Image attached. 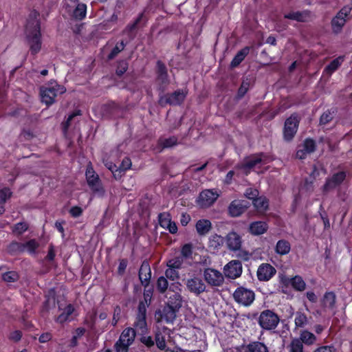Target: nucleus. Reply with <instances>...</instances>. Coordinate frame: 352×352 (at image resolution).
<instances>
[{
	"label": "nucleus",
	"instance_id": "nucleus-49",
	"mask_svg": "<svg viewBox=\"0 0 352 352\" xmlns=\"http://www.w3.org/2000/svg\"><path fill=\"white\" fill-rule=\"evenodd\" d=\"M168 281L166 280V278H164V276H160L158 280H157V289L161 292V293H164L167 288H168Z\"/></svg>",
	"mask_w": 352,
	"mask_h": 352
},
{
	"label": "nucleus",
	"instance_id": "nucleus-27",
	"mask_svg": "<svg viewBox=\"0 0 352 352\" xmlns=\"http://www.w3.org/2000/svg\"><path fill=\"white\" fill-rule=\"evenodd\" d=\"M298 339L302 342V344H305L308 346L314 344L317 340L316 336L307 330L302 331Z\"/></svg>",
	"mask_w": 352,
	"mask_h": 352
},
{
	"label": "nucleus",
	"instance_id": "nucleus-6",
	"mask_svg": "<svg viewBox=\"0 0 352 352\" xmlns=\"http://www.w3.org/2000/svg\"><path fill=\"white\" fill-rule=\"evenodd\" d=\"M86 178L87 184L93 192L99 196H102L104 193V190L101 184L98 175L96 174L92 167H87Z\"/></svg>",
	"mask_w": 352,
	"mask_h": 352
},
{
	"label": "nucleus",
	"instance_id": "nucleus-28",
	"mask_svg": "<svg viewBox=\"0 0 352 352\" xmlns=\"http://www.w3.org/2000/svg\"><path fill=\"white\" fill-rule=\"evenodd\" d=\"M344 59V57L341 56L333 60H332L324 69V73L329 76H331L335 71H336L340 66L342 65Z\"/></svg>",
	"mask_w": 352,
	"mask_h": 352
},
{
	"label": "nucleus",
	"instance_id": "nucleus-62",
	"mask_svg": "<svg viewBox=\"0 0 352 352\" xmlns=\"http://www.w3.org/2000/svg\"><path fill=\"white\" fill-rule=\"evenodd\" d=\"M21 337L22 333L20 331H14L10 334L9 339L14 342H18Z\"/></svg>",
	"mask_w": 352,
	"mask_h": 352
},
{
	"label": "nucleus",
	"instance_id": "nucleus-41",
	"mask_svg": "<svg viewBox=\"0 0 352 352\" xmlns=\"http://www.w3.org/2000/svg\"><path fill=\"white\" fill-rule=\"evenodd\" d=\"M291 284L295 289L300 292L304 291L306 287L305 281L299 276L294 277L291 280Z\"/></svg>",
	"mask_w": 352,
	"mask_h": 352
},
{
	"label": "nucleus",
	"instance_id": "nucleus-19",
	"mask_svg": "<svg viewBox=\"0 0 352 352\" xmlns=\"http://www.w3.org/2000/svg\"><path fill=\"white\" fill-rule=\"evenodd\" d=\"M346 177L344 172L341 171L332 175L331 177L327 179L325 184L323 186V190L325 192L334 189L340 185Z\"/></svg>",
	"mask_w": 352,
	"mask_h": 352
},
{
	"label": "nucleus",
	"instance_id": "nucleus-61",
	"mask_svg": "<svg viewBox=\"0 0 352 352\" xmlns=\"http://www.w3.org/2000/svg\"><path fill=\"white\" fill-rule=\"evenodd\" d=\"M140 341L148 347H151L154 345V341L151 336H144L140 338Z\"/></svg>",
	"mask_w": 352,
	"mask_h": 352
},
{
	"label": "nucleus",
	"instance_id": "nucleus-9",
	"mask_svg": "<svg viewBox=\"0 0 352 352\" xmlns=\"http://www.w3.org/2000/svg\"><path fill=\"white\" fill-rule=\"evenodd\" d=\"M233 298L238 303L248 306L254 300V293L250 289L240 287L234 292Z\"/></svg>",
	"mask_w": 352,
	"mask_h": 352
},
{
	"label": "nucleus",
	"instance_id": "nucleus-15",
	"mask_svg": "<svg viewBox=\"0 0 352 352\" xmlns=\"http://www.w3.org/2000/svg\"><path fill=\"white\" fill-rule=\"evenodd\" d=\"M298 120L296 116H292L285 122L284 138L287 141L291 140L296 134L298 126Z\"/></svg>",
	"mask_w": 352,
	"mask_h": 352
},
{
	"label": "nucleus",
	"instance_id": "nucleus-33",
	"mask_svg": "<svg viewBox=\"0 0 352 352\" xmlns=\"http://www.w3.org/2000/svg\"><path fill=\"white\" fill-rule=\"evenodd\" d=\"M336 294L332 292L325 293L322 300V306L329 309L333 308L336 302Z\"/></svg>",
	"mask_w": 352,
	"mask_h": 352
},
{
	"label": "nucleus",
	"instance_id": "nucleus-39",
	"mask_svg": "<svg viewBox=\"0 0 352 352\" xmlns=\"http://www.w3.org/2000/svg\"><path fill=\"white\" fill-rule=\"evenodd\" d=\"M289 352H304L302 342L298 338H294L288 345Z\"/></svg>",
	"mask_w": 352,
	"mask_h": 352
},
{
	"label": "nucleus",
	"instance_id": "nucleus-25",
	"mask_svg": "<svg viewBox=\"0 0 352 352\" xmlns=\"http://www.w3.org/2000/svg\"><path fill=\"white\" fill-rule=\"evenodd\" d=\"M157 81L162 87L168 84L166 68L160 61L157 62Z\"/></svg>",
	"mask_w": 352,
	"mask_h": 352
},
{
	"label": "nucleus",
	"instance_id": "nucleus-63",
	"mask_svg": "<svg viewBox=\"0 0 352 352\" xmlns=\"http://www.w3.org/2000/svg\"><path fill=\"white\" fill-rule=\"evenodd\" d=\"M80 115V111H77L76 112H74L73 113H72L67 118V121L63 124L64 125V129L65 130H67V128L70 125V122L73 120V118L74 117H76V116H79Z\"/></svg>",
	"mask_w": 352,
	"mask_h": 352
},
{
	"label": "nucleus",
	"instance_id": "nucleus-32",
	"mask_svg": "<svg viewBox=\"0 0 352 352\" xmlns=\"http://www.w3.org/2000/svg\"><path fill=\"white\" fill-rule=\"evenodd\" d=\"M12 196V192L8 188L0 189V214L5 212V204Z\"/></svg>",
	"mask_w": 352,
	"mask_h": 352
},
{
	"label": "nucleus",
	"instance_id": "nucleus-12",
	"mask_svg": "<svg viewBox=\"0 0 352 352\" xmlns=\"http://www.w3.org/2000/svg\"><path fill=\"white\" fill-rule=\"evenodd\" d=\"M351 12V8L350 6H344L333 19L331 25L335 32H338L340 31L342 28L345 24L347 17L350 14Z\"/></svg>",
	"mask_w": 352,
	"mask_h": 352
},
{
	"label": "nucleus",
	"instance_id": "nucleus-7",
	"mask_svg": "<svg viewBox=\"0 0 352 352\" xmlns=\"http://www.w3.org/2000/svg\"><path fill=\"white\" fill-rule=\"evenodd\" d=\"M186 92L184 90H177L171 94L162 96L159 100V104L164 107L166 104L178 105L185 99Z\"/></svg>",
	"mask_w": 352,
	"mask_h": 352
},
{
	"label": "nucleus",
	"instance_id": "nucleus-30",
	"mask_svg": "<svg viewBox=\"0 0 352 352\" xmlns=\"http://www.w3.org/2000/svg\"><path fill=\"white\" fill-rule=\"evenodd\" d=\"M250 47H245L239 51L232 59L230 66L234 68L239 65V64L244 60L245 56L249 54Z\"/></svg>",
	"mask_w": 352,
	"mask_h": 352
},
{
	"label": "nucleus",
	"instance_id": "nucleus-57",
	"mask_svg": "<svg viewBox=\"0 0 352 352\" xmlns=\"http://www.w3.org/2000/svg\"><path fill=\"white\" fill-rule=\"evenodd\" d=\"M192 247L190 244H186L182 249V254L186 258H188L192 255Z\"/></svg>",
	"mask_w": 352,
	"mask_h": 352
},
{
	"label": "nucleus",
	"instance_id": "nucleus-21",
	"mask_svg": "<svg viewBox=\"0 0 352 352\" xmlns=\"http://www.w3.org/2000/svg\"><path fill=\"white\" fill-rule=\"evenodd\" d=\"M226 240L228 249L232 251L239 250L241 247V238L235 232L228 233Z\"/></svg>",
	"mask_w": 352,
	"mask_h": 352
},
{
	"label": "nucleus",
	"instance_id": "nucleus-64",
	"mask_svg": "<svg viewBox=\"0 0 352 352\" xmlns=\"http://www.w3.org/2000/svg\"><path fill=\"white\" fill-rule=\"evenodd\" d=\"M146 311L145 304L143 302H140L138 305V314L137 317H141L142 316L146 317Z\"/></svg>",
	"mask_w": 352,
	"mask_h": 352
},
{
	"label": "nucleus",
	"instance_id": "nucleus-1",
	"mask_svg": "<svg viewBox=\"0 0 352 352\" xmlns=\"http://www.w3.org/2000/svg\"><path fill=\"white\" fill-rule=\"evenodd\" d=\"M34 19L28 21L26 26V36L32 54L38 53L41 48L40 24L37 20V12L32 14Z\"/></svg>",
	"mask_w": 352,
	"mask_h": 352
},
{
	"label": "nucleus",
	"instance_id": "nucleus-20",
	"mask_svg": "<svg viewBox=\"0 0 352 352\" xmlns=\"http://www.w3.org/2000/svg\"><path fill=\"white\" fill-rule=\"evenodd\" d=\"M311 13L309 10L292 11L285 14V19L296 21L298 22H307L311 19Z\"/></svg>",
	"mask_w": 352,
	"mask_h": 352
},
{
	"label": "nucleus",
	"instance_id": "nucleus-26",
	"mask_svg": "<svg viewBox=\"0 0 352 352\" xmlns=\"http://www.w3.org/2000/svg\"><path fill=\"white\" fill-rule=\"evenodd\" d=\"M59 309L62 310V312L56 318V321L60 324L68 321L69 320V316L74 311V308L71 304L67 305L64 309H61L59 306Z\"/></svg>",
	"mask_w": 352,
	"mask_h": 352
},
{
	"label": "nucleus",
	"instance_id": "nucleus-31",
	"mask_svg": "<svg viewBox=\"0 0 352 352\" xmlns=\"http://www.w3.org/2000/svg\"><path fill=\"white\" fill-rule=\"evenodd\" d=\"M291 250L290 243L284 239L279 240L276 245L275 251L279 255H286Z\"/></svg>",
	"mask_w": 352,
	"mask_h": 352
},
{
	"label": "nucleus",
	"instance_id": "nucleus-38",
	"mask_svg": "<svg viewBox=\"0 0 352 352\" xmlns=\"http://www.w3.org/2000/svg\"><path fill=\"white\" fill-rule=\"evenodd\" d=\"M223 242L224 239L221 236L214 234L210 238L209 246L214 250H217L223 244Z\"/></svg>",
	"mask_w": 352,
	"mask_h": 352
},
{
	"label": "nucleus",
	"instance_id": "nucleus-34",
	"mask_svg": "<svg viewBox=\"0 0 352 352\" xmlns=\"http://www.w3.org/2000/svg\"><path fill=\"white\" fill-rule=\"evenodd\" d=\"M294 323L296 328H304L308 324L309 320L306 314L297 311L295 314Z\"/></svg>",
	"mask_w": 352,
	"mask_h": 352
},
{
	"label": "nucleus",
	"instance_id": "nucleus-52",
	"mask_svg": "<svg viewBox=\"0 0 352 352\" xmlns=\"http://www.w3.org/2000/svg\"><path fill=\"white\" fill-rule=\"evenodd\" d=\"M124 43L122 41L120 44L116 45V47L112 50L111 52L109 54V59H113L119 52L122 51L124 48Z\"/></svg>",
	"mask_w": 352,
	"mask_h": 352
},
{
	"label": "nucleus",
	"instance_id": "nucleus-37",
	"mask_svg": "<svg viewBox=\"0 0 352 352\" xmlns=\"http://www.w3.org/2000/svg\"><path fill=\"white\" fill-rule=\"evenodd\" d=\"M87 6L84 3H78L74 11L73 16L77 20H82L86 16Z\"/></svg>",
	"mask_w": 352,
	"mask_h": 352
},
{
	"label": "nucleus",
	"instance_id": "nucleus-47",
	"mask_svg": "<svg viewBox=\"0 0 352 352\" xmlns=\"http://www.w3.org/2000/svg\"><path fill=\"white\" fill-rule=\"evenodd\" d=\"M302 148L308 154L313 153L316 148V143L313 140L307 139L305 140Z\"/></svg>",
	"mask_w": 352,
	"mask_h": 352
},
{
	"label": "nucleus",
	"instance_id": "nucleus-18",
	"mask_svg": "<svg viewBox=\"0 0 352 352\" xmlns=\"http://www.w3.org/2000/svg\"><path fill=\"white\" fill-rule=\"evenodd\" d=\"M276 269L270 264L263 263L258 267L256 274L259 280L267 281L276 274Z\"/></svg>",
	"mask_w": 352,
	"mask_h": 352
},
{
	"label": "nucleus",
	"instance_id": "nucleus-4",
	"mask_svg": "<svg viewBox=\"0 0 352 352\" xmlns=\"http://www.w3.org/2000/svg\"><path fill=\"white\" fill-rule=\"evenodd\" d=\"M280 321L278 316L270 309L263 311L258 318L260 327L265 330H273Z\"/></svg>",
	"mask_w": 352,
	"mask_h": 352
},
{
	"label": "nucleus",
	"instance_id": "nucleus-8",
	"mask_svg": "<svg viewBox=\"0 0 352 352\" xmlns=\"http://www.w3.org/2000/svg\"><path fill=\"white\" fill-rule=\"evenodd\" d=\"M267 158L263 154H258L249 157L243 164L237 165L236 168L248 175L252 168L258 164H265Z\"/></svg>",
	"mask_w": 352,
	"mask_h": 352
},
{
	"label": "nucleus",
	"instance_id": "nucleus-59",
	"mask_svg": "<svg viewBox=\"0 0 352 352\" xmlns=\"http://www.w3.org/2000/svg\"><path fill=\"white\" fill-rule=\"evenodd\" d=\"M313 352H336L333 346H321L316 349Z\"/></svg>",
	"mask_w": 352,
	"mask_h": 352
},
{
	"label": "nucleus",
	"instance_id": "nucleus-40",
	"mask_svg": "<svg viewBox=\"0 0 352 352\" xmlns=\"http://www.w3.org/2000/svg\"><path fill=\"white\" fill-rule=\"evenodd\" d=\"M23 252H28L30 254H34L39 244L35 239L30 240L25 243H22Z\"/></svg>",
	"mask_w": 352,
	"mask_h": 352
},
{
	"label": "nucleus",
	"instance_id": "nucleus-55",
	"mask_svg": "<svg viewBox=\"0 0 352 352\" xmlns=\"http://www.w3.org/2000/svg\"><path fill=\"white\" fill-rule=\"evenodd\" d=\"M165 275H166V278H168L170 280H173L177 279L179 276V274H178L177 271L176 270L170 268V267H168L166 270Z\"/></svg>",
	"mask_w": 352,
	"mask_h": 352
},
{
	"label": "nucleus",
	"instance_id": "nucleus-14",
	"mask_svg": "<svg viewBox=\"0 0 352 352\" xmlns=\"http://www.w3.org/2000/svg\"><path fill=\"white\" fill-rule=\"evenodd\" d=\"M185 284L187 289L197 296L204 293L206 289L204 282L196 276L187 279Z\"/></svg>",
	"mask_w": 352,
	"mask_h": 352
},
{
	"label": "nucleus",
	"instance_id": "nucleus-53",
	"mask_svg": "<svg viewBox=\"0 0 352 352\" xmlns=\"http://www.w3.org/2000/svg\"><path fill=\"white\" fill-rule=\"evenodd\" d=\"M333 118V113L330 111H325L320 117V124H326L329 123Z\"/></svg>",
	"mask_w": 352,
	"mask_h": 352
},
{
	"label": "nucleus",
	"instance_id": "nucleus-42",
	"mask_svg": "<svg viewBox=\"0 0 352 352\" xmlns=\"http://www.w3.org/2000/svg\"><path fill=\"white\" fill-rule=\"evenodd\" d=\"M155 343L157 348L160 350H166V338L165 336L161 331H157L155 333Z\"/></svg>",
	"mask_w": 352,
	"mask_h": 352
},
{
	"label": "nucleus",
	"instance_id": "nucleus-17",
	"mask_svg": "<svg viewBox=\"0 0 352 352\" xmlns=\"http://www.w3.org/2000/svg\"><path fill=\"white\" fill-rule=\"evenodd\" d=\"M225 276L235 279L239 277L242 273V265L239 261H231L224 267Z\"/></svg>",
	"mask_w": 352,
	"mask_h": 352
},
{
	"label": "nucleus",
	"instance_id": "nucleus-51",
	"mask_svg": "<svg viewBox=\"0 0 352 352\" xmlns=\"http://www.w3.org/2000/svg\"><path fill=\"white\" fill-rule=\"evenodd\" d=\"M131 166V161L129 157H124L121 163V165L119 168V169H116V172H118L119 173H121V171H125L128 169H129ZM118 176H120V174H118Z\"/></svg>",
	"mask_w": 352,
	"mask_h": 352
},
{
	"label": "nucleus",
	"instance_id": "nucleus-58",
	"mask_svg": "<svg viewBox=\"0 0 352 352\" xmlns=\"http://www.w3.org/2000/svg\"><path fill=\"white\" fill-rule=\"evenodd\" d=\"M167 265L168 267L177 270L181 267L182 261L179 258L172 259L168 261Z\"/></svg>",
	"mask_w": 352,
	"mask_h": 352
},
{
	"label": "nucleus",
	"instance_id": "nucleus-60",
	"mask_svg": "<svg viewBox=\"0 0 352 352\" xmlns=\"http://www.w3.org/2000/svg\"><path fill=\"white\" fill-rule=\"evenodd\" d=\"M116 106L114 104H104L102 107L104 116H108L111 113V111L114 110Z\"/></svg>",
	"mask_w": 352,
	"mask_h": 352
},
{
	"label": "nucleus",
	"instance_id": "nucleus-46",
	"mask_svg": "<svg viewBox=\"0 0 352 352\" xmlns=\"http://www.w3.org/2000/svg\"><path fill=\"white\" fill-rule=\"evenodd\" d=\"M159 222L160 225L164 228H166L169 224V223L171 222V218L169 214L168 213H161L159 215Z\"/></svg>",
	"mask_w": 352,
	"mask_h": 352
},
{
	"label": "nucleus",
	"instance_id": "nucleus-23",
	"mask_svg": "<svg viewBox=\"0 0 352 352\" xmlns=\"http://www.w3.org/2000/svg\"><path fill=\"white\" fill-rule=\"evenodd\" d=\"M243 352H269L267 347L265 344L261 342H252L250 344L243 346Z\"/></svg>",
	"mask_w": 352,
	"mask_h": 352
},
{
	"label": "nucleus",
	"instance_id": "nucleus-16",
	"mask_svg": "<svg viewBox=\"0 0 352 352\" xmlns=\"http://www.w3.org/2000/svg\"><path fill=\"white\" fill-rule=\"evenodd\" d=\"M250 207V203L245 200H234L229 207L228 212L233 217L241 215Z\"/></svg>",
	"mask_w": 352,
	"mask_h": 352
},
{
	"label": "nucleus",
	"instance_id": "nucleus-35",
	"mask_svg": "<svg viewBox=\"0 0 352 352\" xmlns=\"http://www.w3.org/2000/svg\"><path fill=\"white\" fill-rule=\"evenodd\" d=\"M178 144V138L175 136H172L168 138H162L159 140V144L163 148H171Z\"/></svg>",
	"mask_w": 352,
	"mask_h": 352
},
{
	"label": "nucleus",
	"instance_id": "nucleus-48",
	"mask_svg": "<svg viewBox=\"0 0 352 352\" xmlns=\"http://www.w3.org/2000/svg\"><path fill=\"white\" fill-rule=\"evenodd\" d=\"M142 15L143 14H141L133 24L129 25L124 30V32L129 33L131 39H133L134 38L135 35L132 34V32L136 28L137 25L140 21L142 17Z\"/></svg>",
	"mask_w": 352,
	"mask_h": 352
},
{
	"label": "nucleus",
	"instance_id": "nucleus-3",
	"mask_svg": "<svg viewBox=\"0 0 352 352\" xmlns=\"http://www.w3.org/2000/svg\"><path fill=\"white\" fill-rule=\"evenodd\" d=\"M135 331L133 328L129 327L124 329L114 345L116 352H128L129 346L135 340Z\"/></svg>",
	"mask_w": 352,
	"mask_h": 352
},
{
	"label": "nucleus",
	"instance_id": "nucleus-43",
	"mask_svg": "<svg viewBox=\"0 0 352 352\" xmlns=\"http://www.w3.org/2000/svg\"><path fill=\"white\" fill-rule=\"evenodd\" d=\"M19 278L17 272L10 271L2 274L3 280L6 283H13L16 281Z\"/></svg>",
	"mask_w": 352,
	"mask_h": 352
},
{
	"label": "nucleus",
	"instance_id": "nucleus-22",
	"mask_svg": "<svg viewBox=\"0 0 352 352\" xmlns=\"http://www.w3.org/2000/svg\"><path fill=\"white\" fill-rule=\"evenodd\" d=\"M151 277L150 265L147 261H144L139 270V278L142 285H148Z\"/></svg>",
	"mask_w": 352,
	"mask_h": 352
},
{
	"label": "nucleus",
	"instance_id": "nucleus-13",
	"mask_svg": "<svg viewBox=\"0 0 352 352\" xmlns=\"http://www.w3.org/2000/svg\"><path fill=\"white\" fill-rule=\"evenodd\" d=\"M204 277L205 280L212 286H220L224 280L222 274L212 268L206 269L204 272Z\"/></svg>",
	"mask_w": 352,
	"mask_h": 352
},
{
	"label": "nucleus",
	"instance_id": "nucleus-11",
	"mask_svg": "<svg viewBox=\"0 0 352 352\" xmlns=\"http://www.w3.org/2000/svg\"><path fill=\"white\" fill-rule=\"evenodd\" d=\"M177 309L165 305L162 309H160L155 312V318L157 322H165L166 323H173L176 318V312Z\"/></svg>",
	"mask_w": 352,
	"mask_h": 352
},
{
	"label": "nucleus",
	"instance_id": "nucleus-56",
	"mask_svg": "<svg viewBox=\"0 0 352 352\" xmlns=\"http://www.w3.org/2000/svg\"><path fill=\"white\" fill-rule=\"evenodd\" d=\"M258 195V191L256 189L254 188H248L245 192V196L249 199H252L253 201L257 197Z\"/></svg>",
	"mask_w": 352,
	"mask_h": 352
},
{
	"label": "nucleus",
	"instance_id": "nucleus-24",
	"mask_svg": "<svg viewBox=\"0 0 352 352\" xmlns=\"http://www.w3.org/2000/svg\"><path fill=\"white\" fill-rule=\"evenodd\" d=\"M268 226L264 221H254L250 225L249 230L254 235L264 234L267 230Z\"/></svg>",
	"mask_w": 352,
	"mask_h": 352
},
{
	"label": "nucleus",
	"instance_id": "nucleus-45",
	"mask_svg": "<svg viewBox=\"0 0 352 352\" xmlns=\"http://www.w3.org/2000/svg\"><path fill=\"white\" fill-rule=\"evenodd\" d=\"M135 327L141 331L142 333L146 332L147 328L146 322V317L141 316V317H137L136 321L135 322Z\"/></svg>",
	"mask_w": 352,
	"mask_h": 352
},
{
	"label": "nucleus",
	"instance_id": "nucleus-5",
	"mask_svg": "<svg viewBox=\"0 0 352 352\" xmlns=\"http://www.w3.org/2000/svg\"><path fill=\"white\" fill-rule=\"evenodd\" d=\"M181 285L179 283L173 284L166 293L167 305L179 309L182 305V297L180 294Z\"/></svg>",
	"mask_w": 352,
	"mask_h": 352
},
{
	"label": "nucleus",
	"instance_id": "nucleus-50",
	"mask_svg": "<svg viewBox=\"0 0 352 352\" xmlns=\"http://www.w3.org/2000/svg\"><path fill=\"white\" fill-rule=\"evenodd\" d=\"M250 85H251V80L250 79L247 78L242 82L241 85L239 89V95L240 97H242L245 94V93L248 91Z\"/></svg>",
	"mask_w": 352,
	"mask_h": 352
},
{
	"label": "nucleus",
	"instance_id": "nucleus-2",
	"mask_svg": "<svg viewBox=\"0 0 352 352\" xmlns=\"http://www.w3.org/2000/svg\"><path fill=\"white\" fill-rule=\"evenodd\" d=\"M66 89L56 82H50L40 88V96L42 102L49 106L54 103L55 98L58 94H63Z\"/></svg>",
	"mask_w": 352,
	"mask_h": 352
},
{
	"label": "nucleus",
	"instance_id": "nucleus-10",
	"mask_svg": "<svg viewBox=\"0 0 352 352\" xmlns=\"http://www.w3.org/2000/svg\"><path fill=\"white\" fill-rule=\"evenodd\" d=\"M219 197V192L217 190L206 189L199 194L197 202L201 207L208 208L212 206Z\"/></svg>",
	"mask_w": 352,
	"mask_h": 352
},
{
	"label": "nucleus",
	"instance_id": "nucleus-29",
	"mask_svg": "<svg viewBox=\"0 0 352 352\" xmlns=\"http://www.w3.org/2000/svg\"><path fill=\"white\" fill-rule=\"evenodd\" d=\"M211 228V222L208 219H200L196 223V230L199 235H205Z\"/></svg>",
	"mask_w": 352,
	"mask_h": 352
},
{
	"label": "nucleus",
	"instance_id": "nucleus-44",
	"mask_svg": "<svg viewBox=\"0 0 352 352\" xmlns=\"http://www.w3.org/2000/svg\"><path fill=\"white\" fill-rule=\"evenodd\" d=\"M23 248L22 243L13 241L8 245V250L11 254H17L23 252Z\"/></svg>",
	"mask_w": 352,
	"mask_h": 352
},
{
	"label": "nucleus",
	"instance_id": "nucleus-54",
	"mask_svg": "<svg viewBox=\"0 0 352 352\" xmlns=\"http://www.w3.org/2000/svg\"><path fill=\"white\" fill-rule=\"evenodd\" d=\"M28 226L27 225V223L21 222V223H16L14 226V227L13 228V232L17 234H21L23 232H24L25 231H26L28 230Z\"/></svg>",
	"mask_w": 352,
	"mask_h": 352
},
{
	"label": "nucleus",
	"instance_id": "nucleus-36",
	"mask_svg": "<svg viewBox=\"0 0 352 352\" xmlns=\"http://www.w3.org/2000/svg\"><path fill=\"white\" fill-rule=\"evenodd\" d=\"M253 205L259 212H264L268 208V201L265 197H256L253 201Z\"/></svg>",
	"mask_w": 352,
	"mask_h": 352
}]
</instances>
